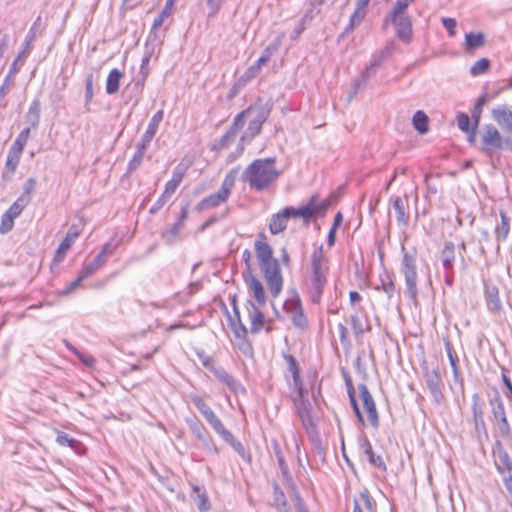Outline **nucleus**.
Masks as SVG:
<instances>
[{"label":"nucleus","mask_w":512,"mask_h":512,"mask_svg":"<svg viewBox=\"0 0 512 512\" xmlns=\"http://www.w3.org/2000/svg\"><path fill=\"white\" fill-rule=\"evenodd\" d=\"M275 164V157L255 159L245 168L241 179L249 185L251 190L264 191L274 184L281 175V171L276 168Z\"/></svg>","instance_id":"f257e3e1"},{"label":"nucleus","mask_w":512,"mask_h":512,"mask_svg":"<svg viewBox=\"0 0 512 512\" xmlns=\"http://www.w3.org/2000/svg\"><path fill=\"white\" fill-rule=\"evenodd\" d=\"M270 112V105L256 102L236 115L235 126H239L240 129L245 125L246 120L249 121L247 129L240 138L241 150L261 132L262 125L268 119Z\"/></svg>","instance_id":"f03ea898"},{"label":"nucleus","mask_w":512,"mask_h":512,"mask_svg":"<svg viewBox=\"0 0 512 512\" xmlns=\"http://www.w3.org/2000/svg\"><path fill=\"white\" fill-rule=\"evenodd\" d=\"M328 259L324 255L323 245L315 248L311 254L310 299L318 304L321 301L327 283Z\"/></svg>","instance_id":"7ed1b4c3"},{"label":"nucleus","mask_w":512,"mask_h":512,"mask_svg":"<svg viewBox=\"0 0 512 512\" xmlns=\"http://www.w3.org/2000/svg\"><path fill=\"white\" fill-rule=\"evenodd\" d=\"M505 145L512 146L511 137L507 136L503 138L496 127L486 125L481 136V152L493 161L494 158H499L500 152Z\"/></svg>","instance_id":"20e7f679"},{"label":"nucleus","mask_w":512,"mask_h":512,"mask_svg":"<svg viewBox=\"0 0 512 512\" xmlns=\"http://www.w3.org/2000/svg\"><path fill=\"white\" fill-rule=\"evenodd\" d=\"M236 169H232L224 178L220 189L205 198H203L196 206L195 211L202 212L210 208H216L227 202L234 186Z\"/></svg>","instance_id":"39448f33"},{"label":"nucleus","mask_w":512,"mask_h":512,"mask_svg":"<svg viewBox=\"0 0 512 512\" xmlns=\"http://www.w3.org/2000/svg\"><path fill=\"white\" fill-rule=\"evenodd\" d=\"M402 251V273L405 279L406 295L415 302L418 296L416 253L405 251L404 246Z\"/></svg>","instance_id":"423d86ee"},{"label":"nucleus","mask_w":512,"mask_h":512,"mask_svg":"<svg viewBox=\"0 0 512 512\" xmlns=\"http://www.w3.org/2000/svg\"><path fill=\"white\" fill-rule=\"evenodd\" d=\"M259 267L271 296L278 297L283 289V276L278 260Z\"/></svg>","instance_id":"0eeeda50"},{"label":"nucleus","mask_w":512,"mask_h":512,"mask_svg":"<svg viewBox=\"0 0 512 512\" xmlns=\"http://www.w3.org/2000/svg\"><path fill=\"white\" fill-rule=\"evenodd\" d=\"M305 390L302 393L298 392L297 397L294 398V403L297 409V414L301 419L303 427L311 434L316 430V421L312 416V404L308 399L304 398Z\"/></svg>","instance_id":"6e6552de"},{"label":"nucleus","mask_w":512,"mask_h":512,"mask_svg":"<svg viewBox=\"0 0 512 512\" xmlns=\"http://www.w3.org/2000/svg\"><path fill=\"white\" fill-rule=\"evenodd\" d=\"M490 406L499 433L504 437H508L511 433V428L506 417L504 403L498 394L490 399Z\"/></svg>","instance_id":"1a4fd4ad"},{"label":"nucleus","mask_w":512,"mask_h":512,"mask_svg":"<svg viewBox=\"0 0 512 512\" xmlns=\"http://www.w3.org/2000/svg\"><path fill=\"white\" fill-rule=\"evenodd\" d=\"M392 22L397 37L403 42H409L412 37V21L407 14H388L385 23Z\"/></svg>","instance_id":"9d476101"},{"label":"nucleus","mask_w":512,"mask_h":512,"mask_svg":"<svg viewBox=\"0 0 512 512\" xmlns=\"http://www.w3.org/2000/svg\"><path fill=\"white\" fill-rule=\"evenodd\" d=\"M424 380L427 388L429 389L434 401L439 404L443 399V394L441 391L442 387V378L439 373V369L435 368L429 370L428 368H424Z\"/></svg>","instance_id":"9b49d317"},{"label":"nucleus","mask_w":512,"mask_h":512,"mask_svg":"<svg viewBox=\"0 0 512 512\" xmlns=\"http://www.w3.org/2000/svg\"><path fill=\"white\" fill-rule=\"evenodd\" d=\"M358 388H359V392H360V397L363 402V407L366 410L367 415H368V420L374 428H378L379 427V417H378V413L376 410V405H375L374 399H373L371 393L369 392L366 384L361 383V384H359Z\"/></svg>","instance_id":"f8f14e48"},{"label":"nucleus","mask_w":512,"mask_h":512,"mask_svg":"<svg viewBox=\"0 0 512 512\" xmlns=\"http://www.w3.org/2000/svg\"><path fill=\"white\" fill-rule=\"evenodd\" d=\"M242 276L258 306H264L266 304V295L263 284L254 276L253 272L242 273Z\"/></svg>","instance_id":"ddd939ff"},{"label":"nucleus","mask_w":512,"mask_h":512,"mask_svg":"<svg viewBox=\"0 0 512 512\" xmlns=\"http://www.w3.org/2000/svg\"><path fill=\"white\" fill-rule=\"evenodd\" d=\"M43 31H44V26L42 24V19H41V16H38L25 37L24 48L18 54V59H24L27 57V55L30 53V51L32 49L33 41L38 36L42 35Z\"/></svg>","instance_id":"4468645a"},{"label":"nucleus","mask_w":512,"mask_h":512,"mask_svg":"<svg viewBox=\"0 0 512 512\" xmlns=\"http://www.w3.org/2000/svg\"><path fill=\"white\" fill-rule=\"evenodd\" d=\"M492 117L504 133L512 134V111L502 105L492 110Z\"/></svg>","instance_id":"2eb2a0df"},{"label":"nucleus","mask_w":512,"mask_h":512,"mask_svg":"<svg viewBox=\"0 0 512 512\" xmlns=\"http://www.w3.org/2000/svg\"><path fill=\"white\" fill-rule=\"evenodd\" d=\"M211 373L218 379V381L226 385L232 392L238 393L239 391H244V388L240 382L236 380L232 375H230L223 367L216 365L212 369Z\"/></svg>","instance_id":"dca6fc26"},{"label":"nucleus","mask_w":512,"mask_h":512,"mask_svg":"<svg viewBox=\"0 0 512 512\" xmlns=\"http://www.w3.org/2000/svg\"><path fill=\"white\" fill-rule=\"evenodd\" d=\"M164 112L163 110L157 111L151 118L148 127L144 134L141 137L140 144L143 147H149L151 141L153 140L154 136L157 133L159 124L163 120Z\"/></svg>","instance_id":"f3484780"},{"label":"nucleus","mask_w":512,"mask_h":512,"mask_svg":"<svg viewBox=\"0 0 512 512\" xmlns=\"http://www.w3.org/2000/svg\"><path fill=\"white\" fill-rule=\"evenodd\" d=\"M485 300L487 308L491 313H499L502 310L499 289L496 285L485 283Z\"/></svg>","instance_id":"a211bd4d"},{"label":"nucleus","mask_w":512,"mask_h":512,"mask_svg":"<svg viewBox=\"0 0 512 512\" xmlns=\"http://www.w3.org/2000/svg\"><path fill=\"white\" fill-rule=\"evenodd\" d=\"M393 208L396 212L397 222L401 226H407L409 223V203L408 198L405 196L401 198L399 196H395L392 198Z\"/></svg>","instance_id":"6ab92c4d"},{"label":"nucleus","mask_w":512,"mask_h":512,"mask_svg":"<svg viewBox=\"0 0 512 512\" xmlns=\"http://www.w3.org/2000/svg\"><path fill=\"white\" fill-rule=\"evenodd\" d=\"M286 209L289 213L290 219L301 218L305 224H308L313 218H315V208L313 207V201H309L307 204L297 208L288 206Z\"/></svg>","instance_id":"aec40b11"},{"label":"nucleus","mask_w":512,"mask_h":512,"mask_svg":"<svg viewBox=\"0 0 512 512\" xmlns=\"http://www.w3.org/2000/svg\"><path fill=\"white\" fill-rule=\"evenodd\" d=\"M248 304V312L250 318V332L252 334H257L261 331L264 325L265 317L262 311L257 307L251 300L247 301Z\"/></svg>","instance_id":"412c9836"},{"label":"nucleus","mask_w":512,"mask_h":512,"mask_svg":"<svg viewBox=\"0 0 512 512\" xmlns=\"http://www.w3.org/2000/svg\"><path fill=\"white\" fill-rule=\"evenodd\" d=\"M359 446L363 450L364 454L368 457V461L374 467H377L383 471H386L387 467L380 455H375L372 449V445L366 436H363L359 441Z\"/></svg>","instance_id":"4be33fe9"},{"label":"nucleus","mask_w":512,"mask_h":512,"mask_svg":"<svg viewBox=\"0 0 512 512\" xmlns=\"http://www.w3.org/2000/svg\"><path fill=\"white\" fill-rule=\"evenodd\" d=\"M289 219L290 216L286 207L282 211L273 214L269 223V231L271 234L277 235L283 232L287 227Z\"/></svg>","instance_id":"5701e85b"},{"label":"nucleus","mask_w":512,"mask_h":512,"mask_svg":"<svg viewBox=\"0 0 512 512\" xmlns=\"http://www.w3.org/2000/svg\"><path fill=\"white\" fill-rule=\"evenodd\" d=\"M255 253H256L257 260L259 262V266L277 261V259H275L273 257L272 247L266 242L256 241L255 242Z\"/></svg>","instance_id":"b1692460"},{"label":"nucleus","mask_w":512,"mask_h":512,"mask_svg":"<svg viewBox=\"0 0 512 512\" xmlns=\"http://www.w3.org/2000/svg\"><path fill=\"white\" fill-rule=\"evenodd\" d=\"M80 231L76 226H71L67 232L66 237L60 243L55 258L61 261L66 254V252L71 248L77 237L79 236Z\"/></svg>","instance_id":"393cba45"},{"label":"nucleus","mask_w":512,"mask_h":512,"mask_svg":"<svg viewBox=\"0 0 512 512\" xmlns=\"http://www.w3.org/2000/svg\"><path fill=\"white\" fill-rule=\"evenodd\" d=\"M191 497L200 512H207L210 510L211 505L206 490L203 487L194 486Z\"/></svg>","instance_id":"a878e982"},{"label":"nucleus","mask_w":512,"mask_h":512,"mask_svg":"<svg viewBox=\"0 0 512 512\" xmlns=\"http://www.w3.org/2000/svg\"><path fill=\"white\" fill-rule=\"evenodd\" d=\"M20 157H21V154L9 150L5 168L2 173L3 180L9 181L12 178V176L15 173V170L19 164Z\"/></svg>","instance_id":"bb28decb"},{"label":"nucleus","mask_w":512,"mask_h":512,"mask_svg":"<svg viewBox=\"0 0 512 512\" xmlns=\"http://www.w3.org/2000/svg\"><path fill=\"white\" fill-rule=\"evenodd\" d=\"M441 261L445 271L453 269L455 261V246L452 242H446L443 250L441 251Z\"/></svg>","instance_id":"cd10ccee"},{"label":"nucleus","mask_w":512,"mask_h":512,"mask_svg":"<svg viewBox=\"0 0 512 512\" xmlns=\"http://www.w3.org/2000/svg\"><path fill=\"white\" fill-rule=\"evenodd\" d=\"M239 130L240 127L235 126L234 120L229 130L220 138V140L216 144H214L213 149L221 150L229 147L235 141V138Z\"/></svg>","instance_id":"c85d7f7f"},{"label":"nucleus","mask_w":512,"mask_h":512,"mask_svg":"<svg viewBox=\"0 0 512 512\" xmlns=\"http://www.w3.org/2000/svg\"><path fill=\"white\" fill-rule=\"evenodd\" d=\"M123 77V73L118 69H112L107 77L106 81V92L110 95L118 92L120 87V80Z\"/></svg>","instance_id":"c756f323"},{"label":"nucleus","mask_w":512,"mask_h":512,"mask_svg":"<svg viewBox=\"0 0 512 512\" xmlns=\"http://www.w3.org/2000/svg\"><path fill=\"white\" fill-rule=\"evenodd\" d=\"M285 359L288 363L289 371L292 373L294 386L297 389V392L302 393L304 388L300 378L297 361L292 355H286Z\"/></svg>","instance_id":"7c9ffc66"},{"label":"nucleus","mask_w":512,"mask_h":512,"mask_svg":"<svg viewBox=\"0 0 512 512\" xmlns=\"http://www.w3.org/2000/svg\"><path fill=\"white\" fill-rule=\"evenodd\" d=\"M412 124L419 134H426L429 130V118L425 112L418 110L412 118Z\"/></svg>","instance_id":"2f4dec72"},{"label":"nucleus","mask_w":512,"mask_h":512,"mask_svg":"<svg viewBox=\"0 0 512 512\" xmlns=\"http://www.w3.org/2000/svg\"><path fill=\"white\" fill-rule=\"evenodd\" d=\"M379 65V62L377 60L373 61L368 68H366L360 75V77L355 81L354 88L355 93L358 92V90L362 89L366 82L375 76L376 74V68Z\"/></svg>","instance_id":"473e14b6"},{"label":"nucleus","mask_w":512,"mask_h":512,"mask_svg":"<svg viewBox=\"0 0 512 512\" xmlns=\"http://www.w3.org/2000/svg\"><path fill=\"white\" fill-rule=\"evenodd\" d=\"M260 74L258 66H250L234 83V89H243L252 79Z\"/></svg>","instance_id":"72a5a7b5"},{"label":"nucleus","mask_w":512,"mask_h":512,"mask_svg":"<svg viewBox=\"0 0 512 512\" xmlns=\"http://www.w3.org/2000/svg\"><path fill=\"white\" fill-rule=\"evenodd\" d=\"M30 201L31 197H28L27 195H21L5 213L15 219L22 213Z\"/></svg>","instance_id":"f704fd0d"},{"label":"nucleus","mask_w":512,"mask_h":512,"mask_svg":"<svg viewBox=\"0 0 512 512\" xmlns=\"http://www.w3.org/2000/svg\"><path fill=\"white\" fill-rule=\"evenodd\" d=\"M500 216L501 224L495 228L496 240L498 242L506 240L510 231V218L504 212H501Z\"/></svg>","instance_id":"c9c22d12"},{"label":"nucleus","mask_w":512,"mask_h":512,"mask_svg":"<svg viewBox=\"0 0 512 512\" xmlns=\"http://www.w3.org/2000/svg\"><path fill=\"white\" fill-rule=\"evenodd\" d=\"M485 42V36L483 33H467L465 35V46L466 49L469 51H473L481 46L484 45Z\"/></svg>","instance_id":"e433bc0d"},{"label":"nucleus","mask_w":512,"mask_h":512,"mask_svg":"<svg viewBox=\"0 0 512 512\" xmlns=\"http://www.w3.org/2000/svg\"><path fill=\"white\" fill-rule=\"evenodd\" d=\"M175 1L176 0H166L164 8L162 9L158 17L154 19L152 25L153 30L159 29L164 24L165 19H167L172 14Z\"/></svg>","instance_id":"4c0bfd02"},{"label":"nucleus","mask_w":512,"mask_h":512,"mask_svg":"<svg viewBox=\"0 0 512 512\" xmlns=\"http://www.w3.org/2000/svg\"><path fill=\"white\" fill-rule=\"evenodd\" d=\"M40 109L41 104L39 100H34L27 113V121L31 124L32 128L36 129L40 122Z\"/></svg>","instance_id":"58836bf2"},{"label":"nucleus","mask_w":512,"mask_h":512,"mask_svg":"<svg viewBox=\"0 0 512 512\" xmlns=\"http://www.w3.org/2000/svg\"><path fill=\"white\" fill-rule=\"evenodd\" d=\"M106 260L100 256L97 255L90 263L86 264L81 272L83 273L84 277H89L93 275L96 271H98L100 268H102L106 264Z\"/></svg>","instance_id":"ea45409f"},{"label":"nucleus","mask_w":512,"mask_h":512,"mask_svg":"<svg viewBox=\"0 0 512 512\" xmlns=\"http://www.w3.org/2000/svg\"><path fill=\"white\" fill-rule=\"evenodd\" d=\"M147 148L148 147L142 148L140 143H138L136 145V151H135L132 159L128 163V172L129 173L135 171L141 165Z\"/></svg>","instance_id":"a19ab883"},{"label":"nucleus","mask_w":512,"mask_h":512,"mask_svg":"<svg viewBox=\"0 0 512 512\" xmlns=\"http://www.w3.org/2000/svg\"><path fill=\"white\" fill-rule=\"evenodd\" d=\"M188 218V204H185L182 208H181V212H180V215L178 217V220L176 221V223H174V225L168 230V235L172 238H175L182 226H183V223L187 220Z\"/></svg>","instance_id":"79ce46f5"},{"label":"nucleus","mask_w":512,"mask_h":512,"mask_svg":"<svg viewBox=\"0 0 512 512\" xmlns=\"http://www.w3.org/2000/svg\"><path fill=\"white\" fill-rule=\"evenodd\" d=\"M367 7L357 6L354 13L350 17L349 25L346 28V32L352 31L356 26H358L366 16Z\"/></svg>","instance_id":"37998d69"},{"label":"nucleus","mask_w":512,"mask_h":512,"mask_svg":"<svg viewBox=\"0 0 512 512\" xmlns=\"http://www.w3.org/2000/svg\"><path fill=\"white\" fill-rule=\"evenodd\" d=\"M29 135H30V128L27 127L20 132V134L17 136L14 144L11 146V148L9 150L14 151L19 154H22L23 149L28 141Z\"/></svg>","instance_id":"c03bdc74"},{"label":"nucleus","mask_w":512,"mask_h":512,"mask_svg":"<svg viewBox=\"0 0 512 512\" xmlns=\"http://www.w3.org/2000/svg\"><path fill=\"white\" fill-rule=\"evenodd\" d=\"M486 102L487 96L482 95L481 97L478 98L473 109L471 110L472 124H475V126H479L481 113Z\"/></svg>","instance_id":"a18cd8bd"},{"label":"nucleus","mask_w":512,"mask_h":512,"mask_svg":"<svg viewBox=\"0 0 512 512\" xmlns=\"http://www.w3.org/2000/svg\"><path fill=\"white\" fill-rule=\"evenodd\" d=\"M473 419L475 424V429L477 432L484 431L486 432L485 422L483 418V411L478 406L477 402H474L472 405Z\"/></svg>","instance_id":"49530a36"},{"label":"nucleus","mask_w":512,"mask_h":512,"mask_svg":"<svg viewBox=\"0 0 512 512\" xmlns=\"http://www.w3.org/2000/svg\"><path fill=\"white\" fill-rule=\"evenodd\" d=\"M445 349H446V352H447V356L449 358V362H450V365L452 367V370H453V374H454V377L455 379L458 378V375H459V369H458V357H457V354L456 352L454 351L452 345L450 342H445Z\"/></svg>","instance_id":"de8ad7c7"},{"label":"nucleus","mask_w":512,"mask_h":512,"mask_svg":"<svg viewBox=\"0 0 512 512\" xmlns=\"http://www.w3.org/2000/svg\"><path fill=\"white\" fill-rule=\"evenodd\" d=\"M67 347L69 348L70 351H72L76 356L77 358L87 367H94L95 363H96V360L94 359L93 356L89 355V354H86L78 349H76L75 347H73L72 345H67Z\"/></svg>","instance_id":"09e8293b"},{"label":"nucleus","mask_w":512,"mask_h":512,"mask_svg":"<svg viewBox=\"0 0 512 512\" xmlns=\"http://www.w3.org/2000/svg\"><path fill=\"white\" fill-rule=\"evenodd\" d=\"M490 67V61L487 58H481L476 61L470 68V73L473 76H478L488 71Z\"/></svg>","instance_id":"8fccbe9b"},{"label":"nucleus","mask_w":512,"mask_h":512,"mask_svg":"<svg viewBox=\"0 0 512 512\" xmlns=\"http://www.w3.org/2000/svg\"><path fill=\"white\" fill-rule=\"evenodd\" d=\"M234 311L237 315V319H238V322L237 324H232V329H233V332H234V335L236 338L238 339H244L246 338L247 334H248V330L246 328V326L241 322V319H240V315H239V311L237 310L236 306H234Z\"/></svg>","instance_id":"3c124183"},{"label":"nucleus","mask_w":512,"mask_h":512,"mask_svg":"<svg viewBox=\"0 0 512 512\" xmlns=\"http://www.w3.org/2000/svg\"><path fill=\"white\" fill-rule=\"evenodd\" d=\"M210 424V426L214 429V431L222 437V439L225 437V436H228V433L230 432L229 430H227L224 426V424L222 423V421L219 419V417L217 415L213 416L210 421L208 422Z\"/></svg>","instance_id":"603ef678"},{"label":"nucleus","mask_w":512,"mask_h":512,"mask_svg":"<svg viewBox=\"0 0 512 512\" xmlns=\"http://www.w3.org/2000/svg\"><path fill=\"white\" fill-rule=\"evenodd\" d=\"M381 290L391 299L395 292V284L389 275L381 279Z\"/></svg>","instance_id":"864d4df0"},{"label":"nucleus","mask_w":512,"mask_h":512,"mask_svg":"<svg viewBox=\"0 0 512 512\" xmlns=\"http://www.w3.org/2000/svg\"><path fill=\"white\" fill-rule=\"evenodd\" d=\"M457 125L462 132L470 131L472 126L469 116L464 112L457 115Z\"/></svg>","instance_id":"5fc2aeb1"},{"label":"nucleus","mask_w":512,"mask_h":512,"mask_svg":"<svg viewBox=\"0 0 512 512\" xmlns=\"http://www.w3.org/2000/svg\"><path fill=\"white\" fill-rule=\"evenodd\" d=\"M415 0H397L394 4L390 14L399 15L406 14V9L410 4H412Z\"/></svg>","instance_id":"6e6d98bb"},{"label":"nucleus","mask_w":512,"mask_h":512,"mask_svg":"<svg viewBox=\"0 0 512 512\" xmlns=\"http://www.w3.org/2000/svg\"><path fill=\"white\" fill-rule=\"evenodd\" d=\"M291 316L292 323L298 328H304L307 325V319L304 315L303 309H298Z\"/></svg>","instance_id":"4d7b16f0"},{"label":"nucleus","mask_w":512,"mask_h":512,"mask_svg":"<svg viewBox=\"0 0 512 512\" xmlns=\"http://www.w3.org/2000/svg\"><path fill=\"white\" fill-rule=\"evenodd\" d=\"M189 398L201 414H204L206 411L211 409L201 396L197 394H191Z\"/></svg>","instance_id":"13d9d810"},{"label":"nucleus","mask_w":512,"mask_h":512,"mask_svg":"<svg viewBox=\"0 0 512 512\" xmlns=\"http://www.w3.org/2000/svg\"><path fill=\"white\" fill-rule=\"evenodd\" d=\"M284 310L289 314V315H292L295 311H297L298 309H301V302H300V299L298 297H294V298H291V299H287L285 302H284Z\"/></svg>","instance_id":"bf43d9fd"},{"label":"nucleus","mask_w":512,"mask_h":512,"mask_svg":"<svg viewBox=\"0 0 512 512\" xmlns=\"http://www.w3.org/2000/svg\"><path fill=\"white\" fill-rule=\"evenodd\" d=\"M56 442L61 446H69L71 448H74L78 444L75 439L71 438L67 433L64 432H58Z\"/></svg>","instance_id":"052dcab7"},{"label":"nucleus","mask_w":512,"mask_h":512,"mask_svg":"<svg viewBox=\"0 0 512 512\" xmlns=\"http://www.w3.org/2000/svg\"><path fill=\"white\" fill-rule=\"evenodd\" d=\"M223 440L228 443L237 453L243 456L244 454V447L240 441H238L234 435L229 432L228 436H225Z\"/></svg>","instance_id":"680f3d73"},{"label":"nucleus","mask_w":512,"mask_h":512,"mask_svg":"<svg viewBox=\"0 0 512 512\" xmlns=\"http://www.w3.org/2000/svg\"><path fill=\"white\" fill-rule=\"evenodd\" d=\"M360 497L361 499L363 500L364 502V505L366 507V509L370 512H376V502L375 500L371 497L369 491L367 489H364L361 493H360Z\"/></svg>","instance_id":"e2e57ef3"},{"label":"nucleus","mask_w":512,"mask_h":512,"mask_svg":"<svg viewBox=\"0 0 512 512\" xmlns=\"http://www.w3.org/2000/svg\"><path fill=\"white\" fill-rule=\"evenodd\" d=\"M350 324L354 330V333L357 337L362 336L364 333V326L357 314H353L350 316Z\"/></svg>","instance_id":"0e129e2a"},{"label":"nucleus","mask_w":512,"mask_h":512,"mask_svg":"<svg viewBox=\"0 0 512 512\" xmlns=\"http://www.w3.org/2000/svg\"><path fill=\"white\" fill-rule=\"evenodd\" d=\"M274 501L279 506V509L287 510V500L284 492L278 487H274Z\"/></svg>","instance_id":"69168bd1"},{"label":"nucleus","mask_w":512,"mask_h":512,"mask_svg":"<svg viewBox=\"0 0 512 512\" xmlns=\"http://www.w3.org/2000/svg\"><path fill=\"white\" fill-rule=\"evenodd\" d=\"M190 429H191L192 433L194 434V436L198 440H200V441H205L206 440V438H207V431H206L204 426L196 424V423H192L190 425Z\"/></svg>","instance_id":"338daca9"},{"label":"nucleus","mask_w":512,"mask_h":512,"mask_svg":"<svg viewBox=\"0 0 512 512\" xmlns=\"http://www.w3.org/2000/svg\"><path fill=\"white\" fill-rule=\"evenodd\" d=\"M14 218L4 213L1 218L0 232L5 234L13 228Z\"/></svg>","instance_id":"774afa93"}]
</instances>
